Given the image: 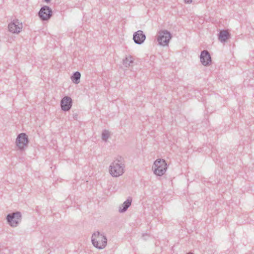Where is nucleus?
<instances>
[{
	"mask_svg": "<svg viewBox=\"0 0 254 254\" xmlns=\"http://www.w3.org/2000/svg\"><path fill=\"white\" fill-rule=\"evenodd\" d=\"M146 39V36L142 30H138L133 35V40L135 43L140 45L142 44Z\"/></svg>",
	"mask_w": 254,
	"mask_h": 254,
	"instance_id": "11",
	"label": "nucleus"
},
{
	"mask_svg": "<svg viewBox=\"0 0 254 254\" xmlns=\"http://www.w3.org/2000/svg\"><path fill=\"white\" fill-rule=\"evenodd\" d=\"M21 214L19 212L8 214L6 216L8 223L11 227H16L21 220Z\"/></svg>",
	"mask_w": 254,
	"mask_h": 254,
	"instance_id": "5",
	"label": "nucleus"
},
{
	"mask_svg": "<svg viewBox=\"0 0 254 254\" xmlns=\"http://www.w3.org/2000/svg\"><path fill=\"white\" fill-rule=\"evenodd\" d=\"M110 134L108 130H105L102 133V138L103 140L106 141L109 137Z\"/></svg>",
	"mask_w": 254,
	"mask_h": 254,
	"instance_id": "15",
	"label": "nucleus"
},
{
	"mask_svg": "<svg viewBox=\"0 0 254 254\" xmlns=\"http://www.w3.org/2000/svg\"><path fill=\"white\" fill-rule=\"evenodd\" d=\"M81 74L78 71L75 72L71 77L72 82L75 84H78L80 82Z\"/></svg>",
	"mask_w": 254,
	"mask_h": 254,
	"instance_id": "14",
	"label": "nucleus"
},
{
	"mask_svg": "<svg viewBox=\"0 0 254 254\" xmlns=\"http://www.w3.org/2000/svg\"><path fill=\"white\" fill-rule=\"evenodd\" d=\"M72 99L68 96L64 97L61 101L62 110L64 111H69L72 106Z\"/></svg>",
	"mask_w": 254,
	"mask_h": 254,
	"instance_id": "10",
	"label": "nucleus"
},
{
	"mask_svg": "<svg viewBox=\"0 0 254 254\" xmlns=\"http://www.w3.org/2000/svg\"><path fill=\"white\" fill-rule=\"evenodd\" d=\"M200 60L204 66H208L211 64V58L208 51L203 50L201 52Z\"/></svg>",
	"mask_w": 254,
	"mask_h": 254,
	"instance_id": "8",
	"label": "nucleus"
},
{
	"mask_svg": "<svg viewBox=\"0 0 254 254\" xmlns=\"http://www.w3.org/2000/svg\"><path fill=\"white\" fill-rule=\"evenodd\" d=\"M230 38V34L229 32L226 30H222L219 32L218 35V39L221 42H225Z\"/></svg>",
	"mask_w": 254,
	"mask_h": 254,
	"instance_id": "13",
	"label": "nucleus"
},
{
	"mask_svg": "<svg viewBox=\"0 0 254 254\" xmlns=\"http://www.w3.org/2000/svg\"><path fill=\"white\" fill-rule=\"evenodd\" d=\"M133 62L132 57L130 56L128 58H126V59L124 61V64L127 65L128 64V66H130V64L132 63Z\"/></svg>",
	"mask_w": 254,
	"mask_h": 254,
	"instance_id": "16",
	"label": "nucleus"
},
{
	"mask_svg": "<svg viewBox=\"0 0 254 254\" xmlns=\"http://www.w3.org/2000/svg\"><path fill=\"white\" fill-rule=\"evenodd\" d=\"M132 198L128 197L127 199L119 207V211L120 213L126 212L128 208L131 205Z\"/></svg>",
	"mask_w": 254,
	"mask_h": 254,
	"instance_id": "12",
	"label": "nucleus"
},
{
	"mask_svg": "<svg viewBox=\"0 0 254 254\" xmlns=\"http://www.w3.org/2000/svg\"><path fill=\"white\" fill-rule=\"evenodd\" d=\"M125 167L124 158L118 156L110 166V174L115 177H119L124 173Z\"/></svg>",
	"mask_w": 254,
	"mask_h": 254,
	"instance_id": "1",
	"label": "nucleus"
},
{
	"mask_svg": "<svg viewBox=\"0 0 254 254\" xmlns=\"http://www.w3.org/2000/svg\"><path fill=\"white\" fill-rule=\"evenodd\" d=\"M91 242L95 248L98 249H103L107 245V239L103 233L96 231L92 235Z\"/></svg>",
	"mask_w": 254,
	"mask_h": 254,
	"instance_id": "2",
	"label": "nucleus"
},
{
	"mask_svg": "<svg viewBox=\"0 0 254 254\" xmlns=\"http://www.w3.org/2000/svg\"><path fill=\"white\" fill-rule=\"evenodd\" d=\"M171 37L170 32L166 30H160L157 34V40L158 44L163 46L168 44Z\"/></svg>",
	"mask_w": 254,
	"mask_h": 254,
	"instance_id": "4",
	"label": "nucleus"
},
{
	"mask_svg": "<svg viewBox=\"0 0 254 254\" xmlns=\"http://www.w3.org/2000/svg\"><path fill=\"white\" fill-rule=\"evenodd\" d=\"M29 142L27 135L24 133L19 134L16 138V143L20 149H23Z\"/></svg>",
	"mask_w": 254,
	"mask_h": 254,
	"instance_id": "7",
	"label": "nucleus"
},
{
	"mask_svg": "<svg viewBox=\"0 0 254 254\" xmlns=\"http://www.w3.org/2000/svg\"><path fill=\"white\" fill-rule=\"evenodd\" d=\"M22 28V25L17 19L14 20L9 24V31L13 33H19Z\"/></svg>",
	"mask_w": 254,
	"mask_h": 254,
	"instance_id": "9",
	"label": "nucleus"
},
{
	"mask_svg": "<svg viewBox=\"0 0 254 254\" xmlns=\"http://www.w3.org/2000/svg\"><path fill=\"white\" fill-rule=\"evenodd\" d=\"M45 1L47 2H49L50 0H45Z\"/></svg>",
	"mask_w": 254,
	"mask_h": 254,
	"instance_id": "18",
	"label": "nucleus"
},
{
	"mask_svg": "<svg viewBox=\"0 0 254 254\" xmlns=\"http://www.w3.org/2000/svg\"><path fill=\"white\" fill-rule=\"evenodd\" d=\"M187 254H193L192 253L190 252V253H188Z\"/></svg>",
	"mask_w": 254,
	"mask_h": 254,
	"instance_id": "19",
	"label": "nucleus"
},
{
	"mask_svg": "<svg viewBox=\"0 0 254 254\" xmlns=\"http://www.w3.org/2000/svg\"><path fill=\"white\" fill-rule=\"evenodd\" d=\"M186 3H190L192 0H184Z\"/></svg>",
	"mask_w": 254,
	"mask_h": 254,
	"instance_id": "17",
	"label": "nucleus"
},
{
	"mask_svg": "<svg viewBox=\"0 0 254 254\" xmlns=\"http://www.w3.org/2000/svg\"><path fill=\"white\" fill-rule=\"evenodd\" d=\"M152 169L155 175L161 176L166 171L167 163L164 159H158L154 162Z\"/></svg>",
	"mask_w": 254,
	"mask_h": 254,
	"instance_id": "3",
	"label": "nucleus"
},
{
	"mask_svg": "<svg viewBox=\"0 0 254 254\" xmlns=\"http://www.w3.org/2000/svg\"><path fill=\"white\" fill-rule=\"evenodd\" d=\"M52 13L51 8L48 6H44L39 10L38 15L42 20L45 21L49 20L51 17Z\"/></svg>",
	"mask_w": 254,
	"mask_h": 254,
	"instance_id": "6",
	"label": "nucleus"
}]
</instances>
